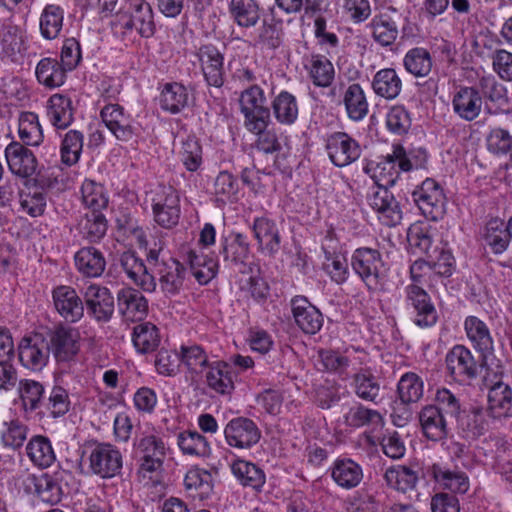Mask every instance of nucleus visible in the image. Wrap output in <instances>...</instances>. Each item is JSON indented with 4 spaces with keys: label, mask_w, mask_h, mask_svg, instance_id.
<instances>
[{
    "label": "nucleus",
    "mask_w": 512,
    "mask_h": 512,
    "mask_svg": "<svg viewBox=\"0 0 512 512\" xmlns=\"http://www.w3.org/2000/svg\"><path fill=\"white\" fill-rule=\"evenodd\" d=\"M88 461L90 471L101 478H112L122 468V455L111 444L99 443L93 446Z\"/></svg>",
    "instance_id": "1a4fd4ad"
},
{
    "label": "nucleus",
    "mask_w": 512,
    "mask_h": 512,
    "mask_svg": "<svg viewBox=\"0 0 512 512\" xmlns=\"http://www.w3.org/2000/svg\"><path fill=\"white\" fill-rule=\"evenodd\" d=\"M66 71L56 59L44 58L40 60L36 67V77L43 85L55 88L64 83Z\"/></svg>",
    "instance_id": "de8ad7c7"
},
{
    "label": "nucleus",
    "mask_w": 512,
    "mask_h": 512,
    "mask_svg": "<svg viewBox=\"0 0 512 512\" xmlns=\"http://www.w3.org/2000/svg\"><path fill=\"white\" fill-rule=\"evenodd\" d=\"M5 428L1 432V443L5 448L17 450L21 448L27 439L28 428L19 420L5 422Z\"/></svg>",
    "instance_id": "338daca9"
},
{
    "label": "nucleus",
    "mask_w": 512,
    "mask_h": 512,
    "mask_svg": "<svg viewBox=\"0 0 512 512\" xmlns=\"http://www.w3.org/2000/svg\"><path fill=\"white\" fill-rule=\"evenodd\" d=\"M100 117L107 129L119 141L129 142L137 134L133 118L119 104L105 105L100 111Z\"/></svg>",
    "instance_id": "9d476101"
},
{
    "label": "nucleus",
    "mask_w": 512,
    "mask_h": 512,
    "mask_svg": "<svg viewBox=\"0 0 512 512\" xmlns=\"http://www.w3.org/2000/svg\"><path fill=\"white\" fill-rule=\"evenodd\" d=\"M382 420V416L377 410L366 408L360 404L350 407L344 414L345 424L353 428L369 425L380 426Z\"/></svg>",
    "instance_id": "4d7b16f0"
},
{
    "label": "nucleus",
    "mask_w": 512,
    "mask_h": 512,
    "mask_svg": "<svg viewBox=\"0 0 512 512\" xmlns=\"http://www.w3.org/2000/svg\"><path fill=\"white\" fill-rule=\"evenodd\" d=\"M19 137L25 145L36 146L42 141L43 134L38 116L33 112L22 113L19 118Z\"/></svg>",
    "instance_id": "052dcab7"
},
{
    "label": "nucleus",
    "mask_w": 512,
    "mask_h": 512,
    "mask_svg": "<svg viewBox=\"0 0 512 512\" xmlns=\"http://www.w3.org/2000/svg\"><path fill=\"white\" fill-rule=\"evenodd\" d=\"M88 314L98 322H108L114 313V298L109 289L96 284L89 285L84 292Z\"/></svg>",
    "instance_id": "4468645a"
},
{
    "label": "nucleus",
    "mask_w": 512,
    "mask_h": 512,
    "mask_svg": "<svg viewBox=\"0 0 512 512\" xmlns=\"http://www.w3.org/2000/svg\"><path fill=\"white\" fill-rule=\"evenodd\" d=\"M119 263L128 278L145 292H154L156 289L155 276L148 267L132 252H124Z\"/></svg>",
    "instance_id": "4be33fe9"
},
{
    "label": "nucleus",
    "mask_w": 512,
    "mask_h": 512,
    "mask_svg": "<svg viewBox=\"0 0 512 512\" xmlns=\"http://www.w3.org/2000/svg\"><path fill=\"white\" fill-rule=\"evenodd\" d=\"M362 467L352 459H338L331 467V477L341 488L350 490L357 487L363 480Z\"/></svg>",
    "instance_id": "bb28decb"
},
{
    "label": "nucleus",
    "mask_w": 512,
    "mask_h": 512,
    "mask_svg": "<svg viewBox=\"0 0 512 512\" xmlns=\"http://www.w3.org/2000/svg\"><path fill=\"white\" fill-rule=\"evenodd\" d=\"M154 221L165 229L175 227L180 219V196L171 186H163L152 199Z\"/></svg>",
    "instance_id": "423d86ee"
},
{
    "label": "nucleus",
    "mask_w": 512,
    "mask_h": 512,
    "mask_svg": "<svg viewBox=\"0 0 512 512\" xmlns=\"http://www.w3.org/2000/svg\"><path fill=\"white\" fill-rule=\"evenodd\" d=\"M224 435L229 446L250 449L260 441L261 431L253 420L238 417L227 423Z\"/></svg>",
    "instance_id": "f8f14e48"
},
{
    "label": "nucleus",
    "mask_w": 512,
    "mask_h": 512,
    "mask_svg": "<svg viewBox=\"0 0 512 512\" xmlns=\"http://www.w3.org/2000/svg\"><path fill=\"white\" fill-rule=\"evenodd\" d=\"M83 134L78 130L68 131L61 144V159L68 166L76 164L83 149Z\"/></svg>",
    "instance_id": "680f3d73"
},
{
    "label": "nucleus",
    "mask_w": 512,
    "mask_h": 512,
    "mask_svg": "<svg viewBox=\"0 0 512 512\" xmlns=\"http://www.w3.org/2000/svg\"><path fill=\"white\" fill-rule=\"evenodd\" d=\"M372 89L377 96L393 100L402 90V81L394 69H381L373 77Z\"/></svg>",
    "instance_id": "f704fd0d"
},
{
    "label": "nucleus",
    "mask_w": 512,
    "mask_h": 512,
    "mask_svg": "<svg viewBox=\"0 0 512 512\" xmlns=\"http://www.w3.org/2000/svg\"><path fill=\"white\" fill-rule=\"evenodd\" d=\"M419 421L427 439L440 441L447 437L448 429L445 415L433 405H427L421 409Z\"/></svg>",
    "instance_id": "cd10ccee"
},
{
    "label": "nucleus",
    "mask_w": 512,
    "mask_h": 512,
    "mask_svg": "<svg viewBox=\"0 0 512 512\" xmlns=\"http://www.w3.org/2000/svg\"><path fill=\"white\" fill-rule=\"evenodd\" d=\"M482 238L495 255L504 253L510 245L505 222L499 218H493L486 223Z\"/></svg>",
    "instance_id": "c9c22d12"
},
{
    "label": "nucleus",
    "mask_w": 512,
    "mask_h": 512,
    "mask_svg": "<svg viewBox=\"0 0 512 512\" xmlns=\"http://www.w3.org/2000/svg\"><path fill=\"white\" fill-rule=\"evenodd\" d=\"M221 254L227 266L244 267L250 254V245L243 234L237 233L231 240L222 242Z\"/></svg>",
    "instance_id": "58836bf2"
},
{
    "label": "nucleus",
    "mask_w": 512,
    "mask_h": 512,
    "mask_svg": "<svg viewBox=\"0 0 512 512\" xmlns=\"http://www.w3.org/2000/svg\"><path fill=\"white\" fill-rule=\"evenodd\" d=\"M79 226L87 240L97 242L106 234L107 220L101 212H91L85 215Z\"/></svg>",
    "instance_id": "0e129e2a"
},
{
    "label": "nucleus",
    "mask_w": 512,
    "mask_h": 512,
    "mask_svg": "<svg viewBox=\"0 0 512 512\" xmlns=\"http://www.w3.org/2000/svg\"><path fill=\"white\" fill-rule=\"evenodd\" d=\"M197 56L208 85L221 87L224 83V57L220 51L213 45H203L198 49Z\"/></svg>",
    "instance_id": "412c9836"
},
{
    "label": "nucleus",
    "mask_w": 512,
    "mask_h": 512,
    "mask_svg": "<svg viewBox=\"0 0 512 512\" xmlns=\"http://www.w3.org/2000/svg\"><path fill=\"white\" fill-rule=\"evenodd\" d=\"M75 265L79 273L85 277H99L105 270L106 260L98 249L84 247L74 257Z\"/></svg>",
    "instance_id": "473e14b6"
},
{
    "label": "nucleus",
    "mask_w": 512,
    "mask_h": 512,
    "mask_svg": "<svg viewBox=\"0 0 512 512\" xmlns=\"http://www.w3.org/2000/svg\"><path fill=\"white\" fill-rule=\"evenodd\" d=\"M188 102L189 94L184 85L174 82L164 86L160 98L162 109L175 114L184 109Z\"/></svg>",
    "instance_id": "49530a36"
},
{
    "label": "nucleus",
    "mask_w": 512,
    "mask_h": 512,
    "mask_svg": "<svg viewBox=\"0 0 512 512\" xmlns=\"http://www.w3.org/2000/svg\"><path fill=\"white\" fill-rule=\"evenodd\" d=\"M351 359L348 355L334 350H320L318 352L317 365L320 370L343 374L350 366Z\"/></svg>",
    "instance_id": "774afa93"
},
{
    "label": "nucleus",
    "mask_w": 512,
    "mask_h": 512,
    "mask_svg": "<svg viewBox=\"0 0 512 512\" xmlns=\"http://www.w3.org/2000/svg\"><path fill=\"white\" fill-rule=\"evenodd\" d=\"M458 428L462 436L475 440L489 429L487 412L481 407H473L458 418Z\"/></svg>",
    "instance_id": "7c9ffc66"
},
{
    "label": "nucleus",
    "mask_w": 512,
    "mask_h": 512,
    "mask_svg": "<svg viewBox=\"0 0 512 512\" xmlns=\"http://www.w3.org/2000/svg\"><path fill=\"white\" fill-rule=\"evenodd\" d=\"M367 201L377 213L378 219L386 226H396L402 220V210L399 202L385 185H373Z\"/></svg>",
    "instance_id": "6e6552de"
},
{
    "label": "nucleus",
    "mask_w": 512,
    "mask_h": 512,
    "mask_svg": "<svg viewBox=\"0 0 512 512\" xmlns=\"http://www.w3.org/2000/svg\"><path fill=\"white\" fill-rule=\"evenodd\" d=\"M179 358L182 364L193 373H201L204 368L210 366L208 353L196 343L181 345Z\"/></svg>",
    "instance_id": "603ef678"
},
{
    "label": "nucleus",
    "mask_w": 512,
    "mask_h": 512,
    "mask_svg": "<svg viewBox=\"0 0 512 512\" xmlns=\"http://www.w3.org/2000/svg\"><path fill=\"white\" fill-rule=\"evenodd\" d=\"M64 21V9L56 4H48L41 12L39 29L41 36L46 40L59 37Z\"/></svg>",
    "instance_id": "4c0bfd02"
},
{
    "label": "nucleus",
    "mask_w": 512,
    "mask_h": 512,
    "mask_svg": "<svg viewBox=\"0 0 512 512\" xmlns=\"http://www.w3.org/2000/svg\"><path fill=\"white\" fill-rule=\"evenodd\" d=\"M407 241L415 252L426 254L427 257L437 252V248H433L430 230L422 225L414 224L409 227Z\"/></svg>",
    "instance_id": "e2e57ef3"
},
{
    "label": "nucleus",
    "mask_w": 512,
    "mask_h": 512,
    "mask_svg": "<svg viewBox=\"0 0 512 512\" xmlns=\"http://www.w3.org/2000/svg\"><path fill=\"white\" fill-rule=\"evenodd\" d=\"M452 107L461 119L472 121L480 115L482 97L474 87H460L453 95Z\"/></svg>",
    "instance_id": "b1692460"
},
{
    "label": "nucleus",
    "mask_w": 512,
    "mask_h": 512,
    "mask_svg": "<svg viewBox=\"0 0 512 512\" xmlns=\"http://www.w3.org/2000/svg\"><path fill=\"white\" fill-rule=\"evenodd\" d=\"M54 307L67 322H78L84 315V303L71 286L61 285L52 292Z\"/></svg>",
    "instance_id": "2eb2a0df"
},
{
    "label": "nucleus",
    "mask_w": 512,
    "mask_h": 512,
    "mask_svg": "<svg viewBox=\"0 0 512 512\" xmlns=\"http://www.w3.org/2000/svg\"><path fill=\"white\" fill-rule=\"evenodd\" d=\"M118 308L128 320H141L148 311L147 299L136 289L126 287L118 291Z\"/></svg>",
    "instance_id": "393cba45"
},
{
    "label": "nucleus",
    "mask_w": 512,
    "mask_h": 512,
    "mask_svg": "<svg viewBox=\"0 0 512 512\" xmlns=\"http://www.w3.org/2000/svg\"><path fill=\"white\" fill-rule=\"evenodd\" d=\"M82 204L91 212H101L108 205V194L104 186L91 179H85L80 188Z\"/></svg>",
    "instance_id": "a18cd8bd"
},
{
    "label": "nucleus",
    "mask_w": 512,
    "mask_h": 512,
    "mask_svg": "<svg viewBox=\"0 0 512 512\" xmlns=\"http://www.w3.org/2000/svg\"><path fill=\"white\" fill-rule=\"evenodd\" d=\"M275 119L283 125H292L298 118L299 108L296 97L288 91H281L271 102Z\"/></svg>",
    "instance_id": "ea45409f"
},
{
    "label": "nucleus",
    "mask_w": 512,
    "mask_h": 512,
    "mask_svg": "<svg viewBox=\"0 0 512 512\" xmlns=\"http://www.w3.org/2000/svg\"><path fill=\"white\" fill-rule=\"evenodd\" d=\"M446 366L450 375L459 382L475 378L478 373V366L471 351L462 345H456L449 351Z\"/></svg>",
    "instance_id": "dca6fc26"
},
{
    "label": "nucleus",
    "mask_w": 512,
    "mask_h": 512,
    "mask_svg": "<svg viewBox=\"0 0 512 512\" xmlns=\"http://www.w3.org/2000/svg\"><path fill=\"white\" fill-rule=\"evenodd\" d=\"M466 335L475 350L482 356L483 365L493 355L494 341L487 324L476 316H468L464 321Z\"/></svg>",
    "instance_id": "f3484780"
},
{
    "label": "nucleus",
    "mask_w": 512,
    "mask_h": 512,
    "mask_svg": "<svg viewBox=\"0 0 512 512\" xmlns=\"http://www.w3.org/2000/svg\"><path fill=\"white\" fill-rule=\"evenodd\" d=\"M50 347L41 334L24 337L18 346L21 364L31 371H41L48 363Z\"/></svg>",
    "instance_id": "9b49d317"
},
{
    "label": "nucleus",
    "mask_w": 512,
    "mask_h": 512,
    "mask_svg": "<svg viewBox=\"0 0 512 512\" xmlns=\"http://www.w3.org/2000/svg\"><path fill=\"white\" fill-rule=\"evenodd\" d=\"M80 333L77 329L59 326L51 334V351L62 368H71L79 362Z\"/></svg>",
    "instance_id": "20e7f679"
},
{
    "label": "nucleus",
    "mask_w": 512,
    "mask_h": 512,
    "mask_svg": "<svg viewBox=\"0 0 512 512\" xmlns=\"http://www.w3.org/2000/svg\"><path fill=\"white\" fill-rule=\"evenodd\" d=\"M326 150L329 159L337 167L348 166L361 155L358 142L345 132L329 135L326 140Z\"/></svg>",
    "instance_id": "ddd939ff"
},
{
    "label": "nucleus",
    "mask_w": 512,
    "mask_h": 512,
    "mask_svg": "<svg viewBox=\"0 0 512 512\" xmlns=\"http://www.w3.org/2000/svg\"><path fill=\"white\" fill-rule=\"evenodd\" d=\"M342 103L348 118L352 121H361L368 114L369 104L363 88L358 83H352L345 88Z\"/></svg>",
    "instance_id": "c756f323"
},
{
    "label": "nucleus",
    "mask_w": 512,
    "mask_h": 512,
    "mask_svg": "<svg viewBox=\"0 0 512 512\" xmlns=\"http://www.w3.org/2000/svg\"><path fill=\"white\" fill-rule=\"evenodd\" d=\"M307 69L314 85L325 88L332 84L335 70L333 64L325 56L313 55Z\"/></svg>",
    "instance_id": "3c124183"
},
{
    "label": "nucleus",
    "mask_w": 512,
    "mask_h": 512,
    "mask_svg": "<svg viewBox=\"0 0 512 512\" xmlns=\"http://www.w3.org/2000/svg\"><path fill=\"white\" fill-rule=\"evenodd\" d=\"M132 342L137 352L151 353L160 344L159 330L150 322L140 323L133 328Z\"/></svg>",
    "instance_id": "c03bdc74"
},
{
    "label": "nucleus",
    "mask_w": 512,
    "mask_h": 512,
    "mask_svg": "<svg viewBox=\"0 0 512 512\" xmlns=\"http://www.w3.org/2000/svg\"><path fill=\"white\" fill-rule=\"evenodd\" d=\"M488 411L493 419L512 416V389L508 384L498 381L490 387Z\"/></svg>",
    "instance_id": "a878e982"
},
{
    "label": "nucleus",
    "mask_w": 512,
    "mask_h": 512,
    "mask_svg": "<svg viewBox=\"0 0 512 512\" xmlns=\"http://www.w3.org/2000/svg\"><path fill=\"white\" fill-rule=\"evenodd\" d=\"M187 262L192 275L200 284H207L217 273V262L203 251L190 250L187 253Z\"/></svg>",
    "instance_id": "e433bc0d"
},
{
    "label": "nucleus",
    "mask_w": 512,
    "mask_h": 512,
    "mask_svg": "<svg viewBox=\"0 0 512 512\" xmlns=\"http://www.w3.org/2000/svg\"><path fill=\"white\" fill-rule=\"evenodd\" d=\"M392 157L398 160L399 170L408 172L413 169H423L427 163V152L424 149H417L406 153L405 149L399 145H393Z\"/></svg>",
    "instance_id": "bf43d9fd"
},
{
    "label": "nucleus",
    "mask_w": 512,
    "mask_h": 512,
    "mask_svg": "<svg viewBox=\"0 0 512 512\" xmlns=\"http://www.w3.org/2000/svg\"><path fill=\"white\" fill-rule=\"evenodd\" d=\"M351 266L369 291L375 292L383 288L386 269L378 250L368 247L356 249L351 257Z\"/></svg>",
    "instance_id": "f03ea898"
},
{
    "label": "nucleus",
    "mask_w": 512,
    "mask_h": 512,
    "mask_svg": "<svg viewBox=\"0 0 512 512\" xmlns=\"http://www.w3.org/2000/svg\"><path fill=\"white\" fill-rule=\"evenodd\" d=\"M251 229L258 243V250L268 256H274L281 247V236L276 223L267 217L254 219Z\"/></svg>",
    "instance_id": "6ab92c4d"
},
{
    "label": "nucleus",
    "mask_w": 512,
    "mask_h": 512,
    "mask_svg": "<svg viewBox=\"0 0 512 512\" xmlns=\"http://www.w3.org/2000/svg\"><path fill=\"white\" fill-rule=\"evenodd\" d=\"M229 12L240 27H254L260 20V7L256 0H231Z\"/></svg>",
    "instance_id": "a19ab883"
},
{
    "label": "nucleus",
    "mask_w": 512,
    "mask_h": 512,
    "mask_svg": "<svg viewBox=\"0 0 512 512\" xmlns=\"http://www.w3.org/2000/svg\"><path fill=\"white\" fill-rule=\"evenodd\" d=\"M114 25L124 31L136 29L142 37H151L155 32V23L150 4L143 0H131L129 10L116 15Z\"/></svg>",
    "instance_id": "39448f33"
},
{
    "label": "nucleus",
    "mask_w": 512,
    "mask_h": 512,
    "mask_svg": "<svg viewBox=\"0 0 512 512\" xmlns=\"http://www.w3.org/2000/svg\"><path fill=\"white\" fill-rule=\"evenodd\" d=\"M370 25L374 40L381 46H390L397 39V21L391 14L384 12L374 16Z\"/></svg>",
    "instance_id": "37998d69"
},
{
    "label": "nucleus",
    "mask_w": 512,
    "mask_h": 512,
    "mask_svg": "<svg viewBox=\"0 0 512 512\" xmlns=\"http://www.w3.org/2000/svg\"><path fill=\"white\" fill-rule=\"evenodd\" d=\"M296 325L306 334L317 333L323 325L321 312L307 298L296 296L291 300Z\"/></svg>",
    "instance_id": "aec40b11"
},
{
    "label": "nucleus",
    "mask_w": 512,
    "mask_h": 512,
    "mask_svg": "<svg viewBox=\"0 0 512 512\" xmlns=\"http://www.w3.org/2000/svg\"><path fill=\"white\" fill-rule=\"evenodd\" d=\"M397 388L403 403H415L423 396V381L415 373L404 374L399 380Z\"/></svg>",
    "instance_id": "69168bd1"
},
{
    "label": "nucleus",
    "mask_w": 512,
    "mask_h": 512,
    "mask_svg": "<svg viewBox=\"0 0 512 512\" xmlns=\"http://www.w3.org/2000/svg\"><path fill=\"white\" fill-rule=\"evenodd\" d=\"M154 273L158 275L161 289L166 294L174 295L183 286L185 268L176 259L170 258L167 261H162V264Z\"/></svg>",
    "instance_id": "c85d7f7f"
},
{
    "label": "nucleus",
    "mask_w": 512,
    "mask_h": 512,
    "mask_svg": "<svg viewBox=\"0 0 512 512\" xmlns=\"http://www.w3.org/2000/svg\"><path fill=\"white\" fill-rule=\"evenodd\" d=\"M134 451L138 458V472L143 476L147 473L159 472L167 454L164 440L156 433H141L134 440Z\"/></svg>",
    "instance_id": "7ed1b4c3"
},
{
    "label": "nucleus",
    "mask_w": 512,
    "mask_h": 512,
    "mask_svg": "<svg viewBox=\"0 0 512 512\" xmlns=\"http://www.w3.org/2000/svg\"><path fill=\"white\" fill-rule=\"evenodd\" d=\"M18 389L25 412H33L43 403L44 386L40 382L24 379L19 382Z\"/></svg>",
    "instance_id": "6e6d98bb"
},
{
    "label": "nucleus",
    "mask_w": 512,
    "mask_h": 512,
    "mask_svg": "<svg viewBox=\"0 0 512 512\" xmlns=\"http://www.w3.org/2000/svg\"><path fill=\"white\" fill-rule=\"evenodd\" d=\"M384 478L390 487L407 492L415 488L418 474L407 466L398 465L387 469Z\"/></svg>",
    "instance_id": "864d4df0"
},
{
    "label": "nucleus",
    "mask_w": 512,
    "mask_h": 512,
    "mask_svg": "<svg viewBox=\"0 0 512 512\" xmlns=\"http://www.w3.org/2000/svg\"><path fill=\"white\" fill-rule=\"evenodd\" d=\"M46 201V194L38 187L19 192L20 210L31 217H38L44 213Z\"/></svg>",
    "instance_id": "13d9d810"
},
{
    "label": "nucleus",
    "mask_w": 512,
    "mask_h": 512,
    "mask_svg": "<svg viewBox=\"0 0 512 512\" xmlns=\"http://www.w3.org/2000/svg\"><path fill=\"white\" fill-rule=\"evenodd\" d=\"M5 157L11 172L20 177L31 176L37 166L33 152L24 145L13 142L5 149Z\"/></svg>",
    "instance_id": "5701e85b"
},
{
    "label": "nucleus",
    "mask_w": 512,
    "mask_h": 512,
    "mask_svg": "<svg viewBox=\"0 0 512 512\" xmlns=\"http://www.w3.org/2000/svg\"><path fill=\"white\" fill-rule=\"evenodd\" d=\"M406 71L415 77H426L432 69V58L428 50L422 47L410 49L404 59Z\"/></svg>",
    "instance_id": "09e8293b"
},
{
    "label": "nucleus",
    "mask_w": 512,
    "mask_h": 512,
    "mask_svg": "<svg viewBox=\"0 0 512 512\" xmlns=\"http://www.w3.org/2000/svg\"><path fill=\"white\" fill-rule=\"evenodd\" d=\"M234 377L232 367L228 363L217 361L209 366L206 383L216 393L229 395L235 388Z\"/></svg>",
    "instance_id": "2f4dec72"
},
{
    "label": "nucleus",
    "mask_w": 512,
    "mask_h": 512,
    "mask_svg": "<svg viewBox=\"0 0 512 512\" xmlns=\"http://www.w3.org/2000/svg\"><path fill=\"white\" fill-rule=\"evenodd\" d=\"M233 475L244 486L260 489L265 483L264 472L254 463L245 460H236L231 465Z\"/></svg>",
    "instance_id": "8fccbe9b"
},
{
    "label": "nucleus",
    "mask_w": 512,
    "mask_h": 512,
    "mask_svg": "<svg viewBox=\"0 0 512 512\" xmlns=\"http://www.w3.org/2000/svg\"><path fill=\"white\" fill-rule=\"evenodd\" d=\"M47 116L54 127L66 129L74 120L71 99L60 94L51 96L48 101Z\"/></svg>",
    "instance_id": "72a5a7b5"
},
{
    "label": "nucleus",
    "mask_w": 512,
    "mask_h": 512,
    "mask_svg": "<svg viewBox=\"0 0 512 512\" xmlns=\"http://www.w3.org/2000/svg\"><path fill=\"white\" fill-rule=\"evenodd\" d=\"M413 198L426 218L437 221L444 216L446 197L434 179L424 180L421 186L413 192Z\"/></svg>",
    "instance_id": "0eeeda50"
},
{
    "label": "nucleus",
    "mask_w": 512,
    "mask_h": 512,
    "mask_svg": "<svg viewBox=\"0 0 512 512\" xmlns=\"http://www.w3.org/2000/svg\"><path fill=\"white\" fill-rule=\"evenodd\" d=\"M177 443L180 450L187 455L206 457L211 453L208 440L197 431H183L179 433Z\"/></svg>",
    "instance_id": "5fc2aeb1"
},
{
    "label": "nucleus",
    "mask_w": 512,
    "mask_h": 512,
    "mask_svg": "<svg viewBox=\"0 0 512 512\" xmlns=\"http://www.w3.org/2000/svg\"><path fill=\"white\" fill-rule=\"evenodd\" d=\"M26 450L29 459L40 468L50 467L56 459L50 440L42 435L32 437Z\"/></svg>",
    "instance_id": "79ce46f5"
},
{
    "label": "nucleus",
    "mask_w": 512,
    "mask_h": 512,
    "mask_svg": "<svg viewBox=\"0 0 512 512\" xmlns=\"http://www.w3.org/2000/svg\"><path fill=\"white\" fill-rule=\"evenodd\" d=\"M264 90L257 84L244 89L239 97L244 126L249 132H260L271 123L270 108Z\"/></svg>",
    "instance_id": "f257e3e1"
},
{
    "label": "nucleus",
    "mask_w": 512,
    "mask_h": 512,
    "mask_svg": "<svg viewBox=\"0 0 512 512\" xmlns=\"http://www.w3.org/2000/svg\"><path fill=\"white\" fill-rule=\"evenodd\" d=\"M406 292L407 301L416 312L414 323L421 328L433 326L438 316L427 292L416 284L407 286Z\"/></svg>",
    "instance_id": "a211bd4d"
}]
</instances>
